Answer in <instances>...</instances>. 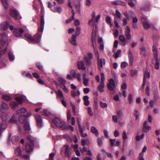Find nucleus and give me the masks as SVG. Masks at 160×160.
<instances>
[{"mask_svg":"<svg viewBox=\"0 0 160 160\" xmlns=\"http://www.w3.org/2000/svg\"><path fill=\"white\" fill-rule=\"evenodd\" d=\"M7 36L5 33L0 34V55L4 54L7 50L4 47L7 45Z\"/></svg>","mask_w":160,"mask_h":160,"instance_id":"2","label":"nucleus"},{"mask_svg":"<svg viewBox=\"0 0 160 160\" xmlns=\"http://www.w3.org/2000/svg\"><path fill=\"white\" fill-rule=\"evenodd\" d=\"M77 37L74 34H72L70 42L71 44L74 46H76L77 45Z\"/></svg>","mask_w":160,"mask_h":160,"instance_id":"22","label":"nucleus"},{"mask_svg":"<svg viewBox=\"0 0 160 160\" xmlns=\"http://www.w3.org/2000/svg\"><path fill=\"white\" fill-rule=\"evenodd\" d=\"M8 142H12L13 143H14V139L13 138L12 135L11 134H9L8 138Z\"/></svg>","mask_w":160,"mask_h":160,"instance_id":"40","label":"nucleus"},{"mask_svg":"<svg viewBox=\"0 0 160 160\" xmlns=\"http://www.w3.org/2000/svg\"><path fill=\"white\" fill-rule=\"evenodd\" d=\"M152 50L153 52V54L154 57L156 60H157V58L158 57V54H157V50L156 49V48L154 46H153L152 48Z\"/></svg>","mask_w":160,"mask_h":160,"instance_id":"32","label":"nucleus"},{"mask_svg":"<svg viewBox=\"0 0 160 160\" xmlns=\"http://www.w3.org/2000/svg\"><path fill=\"white\" fill-rule=\"evenodd\" d=\"M128 56L129 64L132 66L133 63V58L132 52L130 49L128 50Z\"/></svg>","mask_w":160,"mask_h":160,"instance_id":"15","label":"nucleus"},{"mask_svg":"<svg viewBox=\"0 0 160 160\" xmlns=\"http://www.w3.org/2000/svg\"><path fill=\"white\" fill-rule=\"evenodd\" d=\"M129 20V18H124L123 20L122 25L123 26H125L127 24L128 21Z\"/></svg>","mask_w":160,"mask_h":160,"instance_id":"52","label":"nucleus"},{"mask_svg":"<svg viewBox=\"0 0 160 160\" xmlns=\"http://www.w3.org/2000/svg\"><path fill=\"white\" fill-rule=\"evenodd\" d=\"M150 77V72L148 70H146L145 72L144 73V77L143 78V80L145 81H146L147 78L149 79Z\"/></svg>","mask_w":160,"mask_h":160,"instance_id":"27","label":"nucleus"},{"mask_svg":"<svg viewBox=\"0 0 160 160\" xmlns=\"http://www.w3.org/2000/svg\"><path fill=\"white\" fill-rule=\"evenodd\" d=\"M151 130V127L148 125L147 122L145 121L143 124L142 131L144 132H148Z\"/></svg>","mask_w":160,"mask_h":160,"instance_id":"13","label":"nucleus"},{"mask_svg":"<svg viewBox=\"0 0 160 160\" xmlns=\"http://www.w3.org/2000/svg\"><path fill=\"white\" fill-rule=\"evenodd\" d=\"M134 115L136 117V119L137 120L139 118V116L140 115V113L139 111L136 109H135L134 110Z\"/></svg>","mask_w":160,"mask_h":160,"instance_id":"39","label":"nucleus"},{"mask_svg":"<svg viewBox=\"0 0 160 160\" xmlns=\"http://www.w3.org/2000/svg\"><path fill=\"white\" fill-rule=\"evenodd\" d=\"M89 98L88 96H85L83 97L84 104L86 106H88L89 104Z\"/></svg>","mask_w":160,"mask_h":160,"instance_id":"26","label":"nucleus"},{"mask_svg":"<svg viewBox=\"0 0 160 160\" xmlns=\"http://www.w3.org/2000/svg\"><path fill=\"white\" fill-rule=\"evenodd\" d=\"M83 79L84 84L86 86H88V83L89 81L88 79L86 78H83Z\"/></svg>","mask_w":160,"mask_h":160,"instance_id":"54","label":"nucleus"},{"mask_svg":"<svg viewBox=\"0 0 160 160\" xmlns=\"http://www.w3.org/2000/svg\"><path fill=\"white\" fill-rule=\"evenodd\" d=\"M24 32L23 29L21 28H16L14 29L13 34L14 36L20 37L22 36V34Z\"/></svg>","mask_w":160,"mask_h":160,"instance_id":"7","label":"nucleus"},{"mask_svg":"<svg viewBox=\"0 0 160 160\" xmlns=\"http://www.w3.org/2000/svg\"><path fill=\"white\" fill-rule=\"evenodd\" d=\"M56 93L58 95V97L60 98H64V97L62 92L61 90H58L56 92Z\"/></svg>","mask_w":160,"mask_h":160,"instance_id":"30","label":"nucleus"},{"mask_svg":"<svg viewBox=\"0 0 160 160\" xmlns=\"http://www.w3.org/2000/svg\"><path fill=\"white\" fill-rule=\"evenodd\" d=\"M44 24L45 22L44 16H42L41 19L40 26V27H39L38 29V30L39 32H42L44 28Z\"/></svg>","mask_w":160,"mask_h":160,"instance_id":"11","label":"nucleus"},{"mask_svg":"<svg viewBox=\"0 0 160 160\" xmlns=\"http://www.w3.org/2000/svg\"><path fill=\"white\" fill-rule=\"evenodd\" d=\"M15 100L18 103L22 104L23 98L22 97H17L15 98Z\"/></svg>","mask_w":160,"mask_h":160,"instance_id":"37","label":"nucleus"},{"mask_svg":"<svg viewBox=\"0 0 160 160\" xmlns=\"http://www.w3.org/2000/svg\"><path fill=\"white\" fill-rule=\"evenodd\" d=\"M128 5L131 8H134L136 6V4L132 1H129L128 2Z\"/></svg>","mask_w":160,"mask_h":160,"instance_id":"48","label":"nucleus"},{"mask_svg":"<svg viewBox=\"0 0 160 160\" xmlns=\"http://www.w3.org/2000/svg\"><path fill=\"white\" fill-rule=\"evenodd\" d=\"M92 44L93 48L94 49L95 56L98 58V62L99 68L100 70L101 68H102L103 66L105 64V61L104 59L100 58L98 52V50L95 48L93 42Z\"/></svg>","mask_w":160,"mask_h":160,"instance_id":"3","label":"nucleus"},{"mask_svg":"<svg viewBox=\"0 0 160 160\" xmlns=\"http://www.w3.org/2000/svg\"><path fill=\"white\" fill-rule=\"evenodd\" d=\"M1 1L4 8L7 10L8 7V4L7 2V0H1Z\"/></svg>","mask_w":160,"mask_h":160,"instance_id":"36","label":"nucleus"},{"mask_svg":"<svg viewBox=\"0 0 160 160\" xmlns=\"http://www.w3.org/2000/svg\"><path fill=\"white\" fill-rule=\"evenodd\" d=\"M41 112L42 114L44 116H46L48 115V112L46 110H44Z\"/></svg>","mask_w":160,"mask_h":160,"instance_id":"61","label":"nucleus"},{"mask_svg":"<svg viewBox=\"0 0 160 160\" xmlns=\"http://www.w3.org/2000/svg\"><path fill=\"white\" fill-rule=\"evenodd\" d=\"M141 20L143 23V26L145 29H147L150 28V25L148 23V20L144 17H142Z\"/></svg>","mask_w":160,"mask_h":160,"instance_id":"9","label":"nucleus"},{"mask_svg":"<svg viewBox=\"0 0 160 160\" xmlns=\"http://www.w3.org/2000/svg\"><path fill=\"white\" fill-rule=\"evenodd\" d=\"M25 37L31 40L34 43L39 42L41 40V35L38 34H37L32 38V36L28 34H26L25 35Z\"/></svg>","mask_w":160,"mask_h":160,"instance_id":"5","label":"nucleus"},{"mask_svg":"<svg viewBox=\"0 0 160 160\" xmlns=\"http://www.w3.org/2000/svg\"><path fill=\"white\" fill-rule=\"evenodd\" d=\"M61 88L66 92H68V90L65 84L62 85L61 86Z\"/></svg>","mask_w":160,"mask_h":160,"instance_id":"58","label":"nucleus"},{"mask_svg":"<svg viewBox=\"0 0 160 160\" xmlns=\"http://www.w3.org/2000/svg\"><path fill=\"white\" fill-rule=\"evenodd\" d=\"M78 67L79 70H84L86 69L84 64L82 61L79 62L78 64Z\"/></svg>","mask_w":160,"mask_h":160,"instance_id":"17","label":"nucleus"},{"mask_svg":"<svg viewBox=\"0 0 160 160\" xmlns=\"http://www.w3.org/2000/svg\"><path fill=\"white\" fill-rule=\"evenodd\" d=\"M36 141L35 138L32 136H28L26 138V145L25 148V151L28 153L27 155L21 154V151L19 147L17 148L15 150V154L17 156L21 157L22 159L28 160L29 158V155L34 148V143Z\"/></svg>","mask_w":160,"mask_h":160,"instance_id":"1","label":"nucleus"},{"mask_svg":"<svg viewBox=\"0 0 160 160\" xmlns=\"http://www.w3.org/2000/svg\"><path fill=\"white\" fill-rule=\"evenodd\" d=\"M122 138L123 139L126 140L127 138V136L126 133L125 131L123 132L122 135Z\"/></svg>","mask_w":160,"mask_h":160,"instance_id":"60","label":"nucleus"},{"mask_svg":"<svg viewBox=\"0 0 160 160\" xmlns=\"http://www.w3.org/2000/svg\"><path fill=\"white\" fill-rule=\"evenodd\" d=\"M112 4L115 5H120L122 6H125L126 5V3L124 2L121 0H116L115 1H112Z\"/></svg>","mask_w":160,"mask_h":160,"instance_id":"18","label":"nucleus"},{"mask_svg":"<svg viewBox=\"0 0 160 160\" xmlns=\"http://www.w3.org/2000/svg\"><path fill=\"white\" fill-rule=\"evenodd\" d=\"M52 123L57 127L61 128L63 130H66L68 128V127L65 125V122L58 118H56L53 120Z\"/></svg>","mask_w":160,"mask_h":160,"instance_id":"4","label":"nucleus"},{"mask_svg":"<svg viewBox=\"0 0 160 160\" xmlns=\"http://www.w3.org/2000/svg\"><path fill=\"white\" fill-rule=\"evenodd\" d=\"M36 120L38 126L39 128L41 127L42 126V121L41 116L39 115H36Z\"/></svg>","mask_w":160,"mask_h":160,"instance_id":"14","label":"nucleus"},{"mask_svg":"<svg viewBox=\"0 0 160 160\" xmlns=\"http://www.w3.org/2000/svg\"><path fill=\"white\" fill-rule=\"evenodd\" d=\"M91 59L88 58L87 56L85 55L84 56V60L85 62L86 65H89L91 64Z\"/></svg>","mask_w":160,"mask_h":160,"instance_id":"29","label":"nucleus"},{"mask_svg":"<svg viewBox=\"0 0 160 160\" xmlns=\"http://www.w3.org/2000/svg\"><path fill=\"white\" fill-rule=\"evenodd\" d=\"M79 132L81 137L83 138H85L87 136V134L84 132V130L83 129L79 130Z\"/></svg>","mask_w":160,"mask_h":160,"instance_id":"44","label":"nucleus"},{"mask_svg":"<svg viewBox=\"0 0 160 160\" xmlns=\"http://www.w3.org/2000/svg\"><path fill=\"white\" fill-rule=\"evenodd\" d=\"M94 19H91L89 21L88 23L89 25H91L93 27V29L95 28H97V22H94Z\"/></svg>","mask_w":160,"mask_h":160,"instance_id":"23","label":"nucleus"},{"mask_svg":"<svg viewBox=\"0 0 160 160\" xmlns=\"http://www.w3.org/2000/svg\"><path fill=\"white\" fill-rule=\"evenodd\" d=\"M107 85L108 89L111 91L113 90L116 87L115 82L112 79L109 80V82L107 84Z\"/></svg>","mask_w":160,"mask_h":160,"instance_id":"8","label":"nucleus"},{"mask_svg":"<svg viewBox=\"0 0 160 160\" xmlns=\"http://www.w3.org/2000/svg\"><path fill=\"white\" fill-rule=\"evenodd\" d=\"M9 12L10 15L15 19H18V13L17 11L14 9H10L9 10Z\"/></svg>","mask_w":160,"mask_h":160,"instance_id":"12","label":"nucleus"},{"mask_svg":"<svg viewBox=\"0 0 160 160\" xmlns=\"http://www.w3.org/2000/svg\"><path fill=\"white\" fill-rule=\"evenodd\" d=\"M121 50H119L114 55H113V57L115 58H117L118 57H119L121 53Z\"/></svg>","mask_w":160,"mask_h":160,"instance_id":"45","label":"nucleus"},{"mask_svg":"<svg viewBox=\"0 0 160 160\" xmlns=\"http://www.w3.org/2000/svg\"><path fill=\"white\" fill-rule=\"evenodd\" d=\"M100 105L102 108H106L108 107V105L106 103L103 102H100Z\"/></svg>","mask_w":160,"mask_h":160,"instance_id":"50","label":"nucleus"},{"mask_svg":"<svg viewBox=\"0 0 160 160\" xmlns=\"http://www.w3.org/2000/svg\"><path fill=\"white\" fill-rule=\"evenodd\" d=\"M128 100L130 104H131L133 100L132 95V94H130L128 96Z\"/></svg>","mask_w":160,"mask_h":160,"instance_id":"59","label":"nucleus"},{"mask_svg":"<svg viewBox=\"0 0 160 160\" xmlns=\"http://www.w3.org/2000/svg\"><path fill=\"white\" fill-rule=\"evenodd\" d=\"M2 98L3 99L7 101H11L12 99V98L9 96L7 95H3L2 96Z\"/></svg>","mask_w":160,"mask_h":160,"instance_id":"28","label":"nucleus"},{"mask_svg":"<svg viewBox=\"0 0 160 160\" xmlns=\"http://www.w3.org/2000/svg\"><path fill=\"white\" fill-rule=\"evenodd\" d=\"M70 73L72 76L73 78H74L76 77V73L74 70H71L70 71Z\"/></svg>","mask_w":160,"mask_h":160,"instance_id":"51","label":"nucleus"},{"mask_svg":"<svg viewBox=\"0 0 160 160\" xmlns=\"http://www.w3.org/2000/svg\"><path fill=\"white\" fill-rule=\"evenodd\" d=\"M144 134H142L140 136H137L136 137V139L137 141H139L141 139L144 138Z\"/></svg>","mask_w":160,"mask_h":160,"instance_id":"53","label":"nucleus"},{"mask_svg":"<svg viewBox=\"0 0 160 160\" xmlns=\"http://www.w3.org/2000/svg\"><path fill=\"white\" fill-rule=\"evenodd\" d=\"M26 112V110L25 108H23L19 109L17 111L18 113L20 114V115H24V114Z\"/></svg>","mask_w":160,"mask_h":160,"instance_id":"31","label":"nucleus"},{"mask_svg":"<svg viewBox=\"0 0 160 160\" xmlns=\"http://www.w3.org/2000/svg\"><path fill=\"white\" fill-rule=\"evenodd\" d=\"M138 71L136 70H131L130 72V74L132 76H135L137 75Z\"/></svg>","mask_w":160,"mask_h":160,"instance_id":"38","label":"nucleus"},{"mask_svg":"<svg viewBox=\"0 0 160 160\" xmlns=\"http://www.w3.org/2000/svg\"><path fill=\"white\" fill-rule=\"evenodd\" d=\"M88 112L90 116H92L93 115V112L92 111L91 108L90 107L88 108Z\"/></svg>","mask_w":160,"mask_h":160,"instance_id":"56","label":"nucleus"},{"mask_svg":"<svg viewBox=\"0 0 160 160\" xmlns=\"http://www.w3.org/2000/svg\"><path fill=\"white\" fill-rule=\"evenodd\" d=\"M128 65V63L125 62H122L121 63V67L122 68H125Z\"/></svg>","mask_w":160,"mask_h":160,"instance_id":"57","label":"nucleus"},{"mask_svg":"<svg viewBox=\"0 0 160 160\" xmlns=\"http://www.w3.org/2000/svg\"><path fill=\"white\" fill-rule=\"evenodd\" d=\"M24 127L25 128V130H27L28 132L30 130V125L28 122H26L24 123Z\"/></svg>","mask_w":160,"mask_h":160,"instance_id":"33","label":"nucleus"},{"mask_svg":"<svg viewBox=\"0 0 160 160\" xmlns=\"http://www.w3.org/2000/svg\"><path fill=\"white\" fill-rule=\"evenodd\" d=\"M81 28L79 27H78L76 29V34L78 35L80 33Z\"/></svg>","mask_w":160,"mask_h":160,"instance_id":"64","label":"nucleus"},{"mask_svg":"<svg viewBox=\"0 0 160 160\" xmlns=\"http://www.w3.org/2000/svg\"><path fill=\"white\" fill-rule=\"evenodd\" d=\"M63 137L65 138L67 141H71L72 139L68 135H64L63 136Z\"/></svg>","mask_w":160,"mask_h":160,"instance_id":"47","label":"nucleus"},{"mask_svg":"<svg viewBox=\"0 0 160 160\" xmlns=\"http://www.w3.org/2000/svg\"><path fill=\"white\" fill-rule=\"evenodd\" d=\"M125 34L127 39L130 40L131 39V30L128 26H127L126 27Z\"/></svg>","mask_w":160,"mask_h":160,"instance_id":"10","label":"nucleus"},{"mask_svg":"<svg viewBox=\"0 0 160 160\" xmlns=\"http://www.w3.org/2000/svg\"><path fill=\"white\" fill-rule=\"evenodd\" d=\"M6 125L4 122L1 124L0 125V130L2 131L6 128Z\"/></svg>","mask_w":160,"mask_h":160,"instance_id":"43","label":"nucleus"},{"mask_svg":"<svg viewBox=\"0 0 160 160\" xmlns=\"http://www.w3.org/2000/svg\"><path fill=\"white\" fill-rule=\"evenodd\" d=\"M99 42L100 45V47L101 49H103L104 48V46L103 42V39L102 38H100L99 39Z\"/></svg>","mask_w":160,"mask_h":160,"instance_id":"42","label":"nucleus"},{"mask_svg":"<svg viewBox=\"0 0 160 160\" xmlns=\"http://www.w3.org/2000/svg\"><path fill=\"white\" fill-rule=\"evenodd\" d=\"M91 132L97 137H98L99 132L98 130L94 126L92 127L91 128Z\"/></svg>","mask_w":160,"mask_h":160,"instance_id":"21","label":"nucleus"},{"mask_svg":"<svg viewBox=\"0 0 160 160\" xmlns=\"http://www.w3.org/2000/svg\"><path fill=\"white\" fill-rule=\"evenodd\" d=\"M123 113L122 112L118 111L117 112V116L119 119H120L122 117Z\"/></svg>","mask_w":160,"mask_h":160,"instance_id":"55","label":"nucleus"},{"mask_svg":"<svg viewBox=\"0 0 160 160\" xmlns=\"http://www.w3.org/2000/svg\"><path fill=\"white\" fill-rule=\"evenodd\" d=\"M8 57L10 60L11 61H12L14 60L15 58L12 52H9Z\"/></svg>","mask_w":160,"mask_h":160,"instance_id":"41","label":"nucleus"},{"mask_svg":"<svg viewBox=\"0 0 160 160\" xmlns=\"http://www.w3.org/2000/svg\"><path fill=\"white\" fill-rule=\"evenodd\" d=\"M104 86V83L101 82L100 85L98 87V89L100 92H102L104 91L103 88Z\"/></svg>","mask_w":160,"mask_h":160,"instance_id":"35","label":"nucleus"},{"mask_svg":"<svg viewBox=\"0 0 160 160\" xmlns=\"http://www.w3.org/2000/svg\"><path fill=\"white\" fill-rule=\"evenodd\" d=\"M17 120L15 117L14 116H13L10 120V122L12 123H14L16 122Z\"/></svg>","mask_w":160,"mask_h":160,"instance_id":"62","label":"nucleus"},{"mask_svg":"<svg viewBox=\"0 0 160 160\" xmlns=\"http://www.w3.org/2000/svg\"><path fill=\"white\" fill-rule=\"evenodd\" d=\"M18 104L15 102H12L10 103V105L13 109H16L18 108Z\"/></svg>","mask_w":160,"mask_h":160,"instance_id":"25","label":"nucleus"},{"mask_svg":"<svg viewBox=\"0 0 160 160\" xmlns=\"http://www.w3.org/2000/svg\"><path fill=\"white\" fill-rule=\"evenodd\" d=\"M105 19L106 21L108 24L110 26L112 25V24L111 22V19L110 17L107 16L106 17Z\"/></svg>","mask_w":160,"mask_h":160,"instance_id":"34","label":"nucleus"},{"mask_svg":"<svg viewBox=\"0 0 160 160\" xmlns=\"http://www.w3.org/2000/svg\"><path fill=\"white\" fill-rule=\"evenodd\" d=\"M95 16L96 13L95 12H92V18L95 19L96 22H98L101 16L100 15H98L96 17V18H95Z\"/></svg>","mask_w":160,"mask_h":160,"instance_id":"24","label":"nucleus"},{"mask_svg":"<svg viewBox=\"0 0 160 160\" xmlns=\"http://www.w3.org/2000/svg\"><path fill=\"white\" fill-rule=\"evenodd\" d=\"M98 145L99 146H102V141L100 138H98Z\"/></svg>","mask_w":160,"mask_h":160,"instance_id":"63","label":"nucleus"},{"mask_svg":"<svg viewBox=\"0 0 160 160\" xmlns=\"http://www.w3.org/2000/svg\"><path fill=\"white\" fill-rule=\"evenodd\" d=\"M120 40L122 42V45L124 46L127 43V40L125 37L122 35H120L119 37Z\"/></svg>","mask_w":160,"mask_h":160,"instance_id":"20","label":"nucleus"},{"mask_svg":"<svg viewBox=\"0 0 160 160\" xmlns=\"http://www.w3.org/2000/svg\"><path fill=\"white\" fill-rule=\"evenodd\" d=\"M19 119L20 122L23 123L27 121V117L25 115H20L19 116Z\"/></svg>","mask_w":160,"mask_h":160,"instance_id":"16","label":"nucleus"},{"mask_svg":"<svg viewBox=\"0 0 160 160\" xmlns=\"http://www.w3.org/2000/svg\"><path fill=\"white\" fill-rule=\"evenodd\" d=\"M9 27V23L7 22H4L0 25V29L5 31Z\"/></svg>","mask_w":160,"mask_h":160,"instance_id":"19","label":"nucleus"},{"mask_svg":"<svg viewBox=\"0 0 160 160\" xmlns=\"http://www.w3.org/2000/svg\"><path fill=\"white\" fill-rule=\"evenodd\" d=\"M146 50V48L145 47H142L141 48L140 53L144 56H145Z\"/></svg>","mask_w":160,"mask_h":160,"instance_id":"49","label":"nucleus"},{"mask_svg":"<svg viewBox=\"0 0 160 160\" xmlns=\"http://www.w3.org/2000/svg\"><path fill=\"white\" fill-rule=\"evenodd\" d=\"M63 148L65 149V156L68 158L70 157L71 154V149L70 146L68 145H65Z\"/></svg>","mask_w":160,"mask_h":160,"instance_id":"6","label":"nucleus"},{"mask_svg":"<svg viewBox=\"0 0 160 160\" xmlns=\"http://www.w3.org/2000/svg\"><path fill=\"white\" fill-rule=\"evenodd\" d=\"M58 82L62 83V85L65 84L66 82V80L62 78H58Z\"/></svg>","mask_w":160,"mask_h":160,"instance_id":"46","label":"nucleus"}]
</instances>
